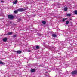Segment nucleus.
Here are the masks:
<instances>
[{
	"label": "nucleus",
	"instance_id": "1",
	"mask_svg": "<svg viewBox=\"0 0 77 77\" xmlns=\"http://www.w3.org/2000/svg\"><path fill=\"white\" fill-rule=\"evenodd\" d=\"M24 11V9L23 8H20L17 9V11L18 12H23Z\"/></svg>",
	"mask_w": 77,
	"mask_h": 77
},
{
	"label": "nucleus",
	"instance_id": "2",
	"mask_svg": "<svg viewBox=\"0 0 77 77\" xmlns=\"http://www.w3.org/2000/svg\"><path fill=\"white\" fill-rule=\"evenodd\" d=\"M8 18L10 19H13L14 18V16L11 15H9L8 16Z\"/></svg>",
	"mask_w": 77,
	"mask_h": 77
},
{
	"label": "nucleus",
	"instance_id": "3",
	"mask_svg": "<svg viewBox=\"0 0 77 77\" xmlns=\"http://www.w3.org/2000/svg\"><path fill=\"white\" fill-rule=\"evenodd\" d=\"M72 74L74 75V74H77V70H75L74 71H73L71 73Z\"/></svg>",
	"mask_w": 77,
	"mask_h": 77
},
{
	"label": "nucleus",
	"instance_id": "4",
	"mask_svg": "<svg viewBox=\"0 0 77 77\" xmlns=\"http://www.w3.org/2000/svg\"><path fill=\"white\" fill-rule=\"evenodd\" d=\"M7 39H8V38L5 37L3 38V41H4V42H6V41H7Z\"/></svg>",
	"mask_w": 77,
	"mask_h": 77
},
{
	"label": "nucleus",
	"instance_id": "5",
	"mask_svg": "<svg viewBox=\"0 0 77 77\" xmlns=\"http://www.w3.org/2000/svg\"><path fill=\"white\" fill-rule=\"evenodd\" d=\"M17 53L18 54H20V53H21L22 51L20 50H19L17 51H16Z\"/></svg>",
	"mask_w": 77,
	"mask_h": 77
},
{
	"label": "nucleus",
	"instance_id": "6",
	"mask_svg": "<svg viewBox=\"0 0 77 77\" xmlns=\"http://www.w3.org/2000/svg\"><path fill=\"white\" fill-rule=\"evenodd\" d=\"M12 32H8L7 34H6V35H12Z\"/></svg>",
	"mask_w": 77,
	"mask_h": 77
},
{
	"label": "nucleus",
	"instance_id": "7",
	"mask_svg": "<svg viewBox=\"0 0 77 77\" xmlns=\"http://www.w3.org/2000/svg\"><path fill=\"white\" fill-rule=\"evenodd\" d=\"M15 1L13 2V4H16L17 2H18L17 0H15Z\"/></svg>",
	"mask_w": 77,
	"mask_h": 77
},
{
	"label": "nucleus",
	"instance_id": "8",
	"mask_svg": "<svg viewBox=\"0 0 77 77\" xmlns=\"http://www.w3.org/2000/svg\"><path fill=\"white\" fill-rule=\"evenodd\" d=\"M31 72H35V69H32L31 70Z\"/></svg>",
	"mask_w": 77,
	"mask_h": 77
},
{
	"label": "nucleus",
	"instance_id": "9",
	"mask_svg": "<svg viewBox=\"0 0 77 77\" xmlns=\"http://www.w3.org/2000/svg\"><path fill=\"white\" fill-rule=\"evenodd\" d=\"M0 64H1L2 65H5V63L3 62H2L1 61H0Z\"/></svg>",
	"mask_w": 77,
	"mask_h": 77
},
{
	"label": "nucleus",
	"instance_id": "10",
	"mask_svg": "<svg viewBox=\"0 0 77 77\" xmlns=\"http://www.w3.org/2000/svg\"><path fill=\"white\" fill-rule=\"evenodd\" d=\"M66 20H67V18H65V19L63 18L62 21L63 22H64V21H65Z\"/></svg>",
	"mask_w": 77,
	"mask_h": 77
},
{
	"label": "nucleus",
	"instance_id": "11",
	"mask_svg": "<svg viewBox=\"0 0 77 77\" xmlns=\"http://www.w3.org/2000/svg\"><path fill=\"white\" fill-rule=\"evenodd\" d=\"M42 23L43 24H46V22L45 21H42Z\"/></svg>",
	"mask_w": 77,
	"mask_h": 77
},
{
	"label": "nucleus",
	"instance_id": "12",
	"mask_svg": "<svg viewBox=\"0 0 77 77\" xmlns=\"http://www.w3.org/2000/svg\"><path fill=\"white\" fill-rule=\"evenodd\" d=\"M56 34H53L52 35V36L53 37H54V38H55V37H56Z\"/></svg>",
	"mask_w": 77,
	"mask_h": 77
},
{
	"label": "nucleus",
	"instance_id": "13",
	"mask_svg": "<svg viewBox=\"0 0 77 77\" xmlns=\"http://www.w3.org/2000/svg\"><path fill=\"white\" fill-rule=\"evenodd\" d=\"M66 24H69V21H66Z\"/></svg>",
	"mask_w": 77,
	"mask_h": 77
},
{
	"label": "nucleus",
	"instance_id": "14",
	"mask_svg": "<svg viewBox=\"0 0 77 77\" xmlns=\"http://www.w3.org/2000/svg\"><path fill=\"white\" fill-rule=\"evenodd\" d=\"M64 9L65 11H67V9H68V8H67L66 7L64 8Z\"/></svg>",
	"mask_w": 77,
	"mask_h": 77
},
{
	"label": "nucleus",
	"instance_id": "15",
	"mask_svg": "<svg viewBox=\"0 0 77 77\" xmlns=\"http://www.w3.org/2000/svg\"><path fill=\"white\" fill-rule=\"evenodd\" d=\"M75 14H76V15L77 14V10H75Z\"/></svg>",
	"mask_w": 77,
	"mask_h": 77
},
{
	"label": "nucleus",
	"instance_id": "16",
	"mask_svg": "<svg viewBox=\"0 0 77 77\" xmlns=\"http://www.w3.org/2000/svg\"><path fill=\"white\" fill-rule=\"evenodd\" d=\"M17 35H14L13 36V37L14 38H16V37H17Z\"/></svg>",
	"mask_w": 77,
	"mask_h": 77
},
{
	"label": "nucleus",
	"instance_id": "17",
	"mask_svg": "<svg viewBox=\"0 0 77 77\" xmlns=\"http://www.w3.org/2000/svg\"><path fill=\"white\" fill-rule=\"evenodd\" d=\"M17 12H18V11H17H17H14V13H15V14H16L17 13Z\"/></svg>",
	"mask_w": 77,
	"mask_h": 77
},
{
	"label": "nucleus",
	"instance_id": "18",
	"mask_svg": "<svg viewBox=\"0 0 77 77\" xmlns=\"http://www.w3.org/2000/svg\"><path fill=\"white\" fill-rule=\"evenodd\" d=\"M36 49H39V47L38 46H36Z\"/></svg>",
	"mask_w": 77,
	"mask_h": 77
},
{
	"label": "nucleus",
	"instance_id": "19",
	"mask_svg": "<svg viewBox=\"0 0 77 77\" xmlns=\"http://www.w3.org/2000/svg\"><path fill=\"white\" fill-rule=\"evenodd\" d=\"M67 16L68 17H70V16H71V14H67Z\"/></svg>",
	"mask_w": 77,
	"mask_h": 77
},
{
	"label": "nucleus",
	"instance_id": "20",
	"mask_svg": "<svg viewBox=\"0 0 77 77\" xmlns=\"http://www.w3.org/2000/svg\"><path fill=\"white\" fill-rule=\"evenodd\" d=\"M27 51L28 52H30V51H30V50H29Z\"/></svg>",
	"mask_w": 77,
	"mask_h": 77
},
{
	"label": "nucleus",
	"instance_id": "21",
	"mask_svg": "<svg viewBox=\"0 0 77 77\" xmlns=\"http://www.w3.org/2000/svg\"><path fill=\"white\" fill-rule=\"evenodd\" d=\"M21 19H19V21H21Z\"/></svg>",
	"mask_w": 77,
	"mask_h": 77
},
{
	"label": "nucleus",
	"instance_id": "22",
	"mask_svg": "<svg viewBox=\"0 0 77 77\" xmlns=\"http://www.w3.org/2000/svg\"><path fill=\"white\" fill-rule=\"evenodd\" d=\"M1 2L2 3H4V1H1Z\"/></svg>",
	"mask_w": 77,
	"mask_h": 77
},
{
	"label": "nucleus",
	"instance_id": "23",
	"mask_svg": "<svg viewBox=\"0 0 77 77\" xmlns=\"http://www.w3.org/2000/svg\"><path fill=\"white\" fill-rule=\"evenodd\" d=\"M69 20H72V19H69Z\"/></svg>",
	"mask_w": 77,
	"mask_h": 77
},
{
	"label": "nucleus",
	"instance_id": "24",
	"mask_svg": "<svg viewBox=\"0 0 77 77\" xmlns=\"http://www.w3.org/2000/svg\"><path fill=\"white\" fill-rule=\"evenodd\" d=\"M10 24H11V22H10Z\"/></svg>",
	"mask_w": 77,
	"mask_h": 77
}]
</instances>
